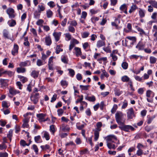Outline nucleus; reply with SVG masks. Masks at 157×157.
Returning <instances> with one entry per match:
<instances>
[{"instance_id":"obj_1","label":"nucleus","mask_w":157,"mask_h":157,"mask_svg":"<svg viewBox=\"0 0 157 157\" xmlns=\"http://www.w3.org/2000/svg\"><path fill=\"white\" fill-rule=\"evenodd\" d=\"M115 118L116 122L119 125H121L124 124L125 119L122 112L117 111L115 114Z\"/></svg>"},{"instance_id":"obj_2","label":"nucleus","mask_w":157,"mask_h":157,"mask_svg":"<svg viewBox=\"0 0 157 157\" xmlns=\"http://www.w3.org/2000/svg\"><path fill=\"white\" fill-rule=\"evenodd\" d=\"M106 142H112L116 144L117 145L119 144L120 142L117 137L113 135L107 136L105 138Z\"/></svg>"},{"instance_id":"obj_3","label":"nucleus","mask_w":157,"mask_h":157,"mask_svg":"<svg viewBox=\"0 0 157 157\" xmlns=\"http://www.w3.org/2000/svg\"><path fill=\"white\" fill-rule=\"evenodd\" d=\"M102 126V123L98 122L97 123L96 129L94 130V140L95 141L98 140L99 136V132L101 131L100 128Z\"/></svg>"},{"instance_id":"obj_4","label":"nucleus","mask_w":157,"mask_h":157,"mask_svg":"<svg viewBox=\"0 0 157 157\" xmlns=\"http://www.w3.org/2000/svg\"><path fill=\"white\" fill-rule=\"evenodd\" d=\"M121 126H119V128L121 130L126 132H129L130 131H133L135 130V128L132 126L130 125H122Z\"/></svg>"},{"instance_id":"obj_5","label":"nucleus","mask_w":157,"mask_h":157,"mask_svg":"<svg viewBox=\"0 0 157 157\" xmlns=\"http://www.w3.org/2000/svg\"><path fill=\"white\" fill-rule=\"evenodd\" d=\"M47 114L45 113H40L36 114V117L40 122H44L49 120L48 117H46Z\"/></svg>"},{"instance_id":"obj_6","label":"nucleus","mask_w":157,"mask_h":157,"mask_svg":"<svg viewBox=\"0 0 157 157\" xmlns=\"http://www.w3.org/2000/svg\"><path fill=\"white\" fill-rule=\"evenodd\" d=\"M127 39L131 41V42L130 43V46L132 47L136 41V38L135 36H128L126 37L125 40V44L126 45L129 44V41L127 40Z\"/></svg>"},{"instance_id":"obj_7","label":"nucleus","mask_w":157,"mask_h":157,"mask_svg":"<svg viewBox=\"0 0 157 157\" xmlns=\"http://www.w3.org/2000/svg\"><path fill=\"white\" fill-rule=\"evenodd\" d=\"M6 12L10 19L14 18L16 16L14 10L12 8H8L7 9Z\"/></svg>"},{"instance_id":"obj_8","label":"nucleus","mask_w":157,"mask_h":157,"mask_svg":"<svg viewBox=\"0 0 157 157\" xmlns=\"http://www.w3.org/2000/svg\"><path fill=\"white\" fill-rule=\"evenodd\" d=\"M40 94L38 93H33L30 97L31 101L35 104H37L38 102Z\"/></svg>"},{"instance_id":"obj_9","label":"nucleus","mask_w":157,"mask_h":157,"mask_svg":"<svg viewBox=\"0 0 157 157\" xmlns=\"http://www.w3.org/2000/svg\"><path fill=\"white\" fill-rule=\"evenodd\" d=\"M127 117L128 119H132L135 117L134 110L132 108H130L127 110Z\"/></svg>"},{"instance_id":"obj_10","label":"nucleus","mask_w":157,"mask_h":157,"mask_svg":"<svg viewBox=\"0 0 157 157\" xmlns=\"http://www.w3.org/2000/svg\"><path fill=\"white\" fill-rule=\"evenodd\" d=\"M145 146L142 145V144L139 143H138L137 146V148L138 149L136 154L138 156H141L143 154V152L142 148H144Z\"/></svg>"},{"instance_id":"obj_11","label":"nucleus","mask_w":157,"mask_h":157,"mask_svg":"<svg viewBox=\"0 0 157 157\" xmlns=\"http://www.w3.org/2000/svg\"><path fill=\"white\" fill-rule=\"evenodd\" d=\"M120 23V20L115 17L114 21L111 22V25L115 27V29L117 30H119L121 28V26H120L118 25Z\"/></svg>"},{"instance_id":"obj_12","label":"nucleus","mask_w":157,"mask_h":157,"mask_svg":"<svg viewBox=\"0 0 157 157\" xmlns=\"http://www.w3.org/2000/svg\"><path fill=\"white\" fill-rule=\"evenodd\" d=\"M79 43V42L76 39L73 38L70 41V44L69 46V50L71 51L72 49L74 47L75 45Z\"/></svg>"},{"instance_id":"obj_13","label":"nucleus","mask_w":157,"mask_h":157,"mask_svg":"<svg viewBox=\"0 0 157 157\" xmlns=\"http://www.w3.org/2000/svg\"><path fill=\"white\" fill-rule=\"evenodd\" d=\"M56 57L53 56L50 57L48 59V69L52 71L53 70V63L54 59H56Z\"/></svg>"},{"instance_id":"obj_14","label":"nucleus","mask_w":157,"mask_h":157,"mask_svg":"<svg viewBox=\"0 0 157 157\" xmlns=\"http://www.w3.org/2000/svg\"><path fill=\"white\" fill-rule=\"evenodd\" d=\"M2 35L5 39H10L11 36L9 30L7 29H4L2 31Z\"/></svg>"},{"instance_id":"obj_15","label":"nucleus","mask_w":157,"mask_h":157,"mask_svg":"<svg viewBox=\"0 0 157 157\" xmlns=\"http://www.w3.org/2000/svg\"><path fill=\"white\" fill-rule=\"evenodd\" d=\"M9 80L7 79H0V83L1 87L3 88H6L8 86Z\"/></svg>"},{"instance_id":"obj_16","label":"nucleus","mask_w":157,"mask_h":157,"mask_svg":"<svg viewBox=\"0 0 157 157\" xmlns=\"http://www.w3.org/2000/svg\"><path fill=\"white\" fill-rule=\"evenodd\" d=\"M19 47L16 44H14L13 48L11 51V54L13 56L17 55L18 52Z\"/></svg>"},{"instance_id":"obj_17","label":"nucleus","mask_w":157,"mask_h":157,"mask_svg":"<svg viewBox=\"0 0 157 157\" xmlns=\"http://www.w3.org/2000/svg\"><path fill=\"white\" fill-rule=\"evenodd\" d=\"M145 44L142 41H140L136 46V48L138 51L143 50L145 48Z\"/></svg>"},{"instance_id":"obj_18","label":"nucleus","mask_w":157,"mask_h":157,"mask_svg":"<svg viewBox=\"0 0 157 157\" xmlns=\"http://www.w3.org/2000/svg\"><path fill=\"white\" fill-rule=\"evenodd\" d=\"M61 33L60 32H54L52 34L53 36L54 37L55 41L57 42L58 41L60 38Z\"/></svg>"},{"instance_id":"obj_19","label":"nucleus","mask_w":157,"mask_h":157,"mask_svg":"<svg viewBox=\"0 0 157 157\" xmlns=\"http://www.w3.org/2000/svg\"><path fill=\"white\" fill-rule=\"evenodd\" d=\"M138 14L140 18H143L145 17L146 11L145 10L141 8H138Z\"/></svg>"},{"instance_id":"obj_20","label":"nucleus","mask_w":157,"mask_h":157,"mask_svg":"<svg viewBox=\"0 0 157 157\" xmlns=\"http://www.w3.org/2000/svg\"><path fill=\"white\" fill-rule=\"evenodd\" d=\"M60 129L62 132H66L69 131L70 128L65 124H62L60 126Z\"/></svg>"},{"instance_id":"obj_21","label":"nucleus","mask_w":157,"mask_h":157,"mask_svg":"<svg viewBox=\"0 0 157 157\" xmlns=\"http://www.w3.org/2000/svg\"><path fill=\"white\" fill-rule=\"evenodd\" d=\"M42 137L45 138L46 140H48L50 139L49 133L45 131H43L42 133Z\"/></svg>"},{"instance_id":"obj_22","label":"nucleus","mask_w":157,"mask_h":157,"mask_svg":"<svg viewBox=\"0 0 157 157\" xmlns=\"http://www.w3.org/2000/svg\"><path fill=\"white\" fill-rule=\"evenodd\" d=\"M152 93H154L151 90H147L146 92V96L147 98V101L148 102L152 103L153 102V100L152 99L149 98L151 97V95Z\"/></svg>"},{"instance_id":"obj_23","label":"nucleus","mask_w":157,"mask_h":157,"mask_svg":"<svg viewBox=\"0 0 157 157\" xmlns=\"http://www.w3.org/2000/svg\"><path fill=\"white\" fill-rule=\"evenodd\" d=\"M127 5L126 4H124L120 6V9L121 11L127 14L128 13L127 11Z\"/></svg>"},{"instance_id":"obj_24","label":"nucleus","mask_w":157,"mask_h":157,"mask_svg":"<svg viewBox=\"0 0 157 157\" xmlns=\"http://www.w3.org/2000/svg\"><path fill=\"white\" fill-rule=\"evenodd\" d=\"M45 43L46 45L49 46L52 43V40L50 36H46L45 38Z\"/></svg>"},{"instance_id":"obj_25","label":"nucleus","mask_w":157,"mask_h":157,"mask_svg":"<svg viewBox=\"0 0 157 157\" xmlns=\"http://www.w3.org/2000/svg\"><path fill=\"white\" fill-rule=\"evenodd\" d=\"M30 62L29 61L26 60L24 62H20L19 64V66L21 67H25L30 65Z\"/></svg>"},{"instance_id":"obj_26","label":"nucleus","mask_w":157,"mask_h":157,"mask_svg":"<svg viewBox=\"0 0 157 157\" xmlns=\"http://www.w3.org/2000/svg\"><path fill=\"white\" fill-rule=\"evenodd\" d=\"M152 32L154 36L157 41V26L156 25H155L153 26Z\"/></svg>"},{"instance_id":"obj_27","label":"nucleus","mask_w":157,"mask_h":157,"mask_svg":"<svg viewBox=\"0 0 157 157\" xmlns=\"http://www.w3.org/2000/svg\"><path fill=\"white\" fill-rule=\"evenodd\" d=\"M7 24L10 27H14L16 25V22L15 20L11 19L8 21Z\"/></svg>"},{"instance_id":"obj_28","label":"nucleus","mask_w":157,"mask_h":157,"mask_svg":"<svg viewBox=\"0 0 157 157\" xmlns=\"http://www.w3.org/2000/svg\"><path fill=\"white\" fill-rule=\"evenodd\" d=\"M40 147L43 151H46L48 152L50 151L51 150L50 146L48 144H46L45 145H41Z\"/></svg>"},{"instance_id":"obj_29","label":"nucleus","mask_w":157,"mask_h":157,"mask_svg":"<svg viewBox=\"0 0 157 157\" xmlns=\"http://www.w3.org/2000/svg\"><path fill=\"white\" fill-rule=\"evenodd\" d=\"M138 8H139L136 5L132 4L130 7V8L129 11V13H132L134 12L136 10H138Z\"/></svg>"},{"instance_id":"obj_30","label":"nucleus","mask_w":157,"mask_h":157,"mask_svg":"<svg viewBox=\"0 0 157 157\" xmlns=\"http://www.w3.org/2000/svg\"><path fill=\"white\" fill-rule=\"evenodd\" d=\"M23 123L22 125V127L23 128H29V125L28 124L29 120L27 118H25L23 121Z\"/></svg>"},{"instance_id":"obj_31","label":"nucleus","mask_w":157,"mask_h":157,"mask_svg":"<svg viewBox=\"0 0 157 157\" xmlns=\"http://www.w3.org/2000/svg\"><path fill=\"white\" fill-rule=\"evenodd\" d=\"M105 41L100 40L97 41L96 44V46L97 48H99L105 46Z\"/></svg>"},{"instance_id":"obj_32","label":"nucleus","mask_w":157,"mask_h":157,"mask_svg":"<svg viewBox=\"0 0 157 157\" xmlns=\"http://www.w3.org/2000/svg\"><path fill=\"white\" fill-rule=\"evenodd\" d=\"M39 72V71L33 70L31 73V76L34 78H36L38 77Z\"/></svg>"},{"instance_id":"obj_33","label":"nucleus","mask_w":157,"mask_h":157,"mask_svg":"<svg viewBox=\"0 0 157 157\" xmlns=\"http://www.w3.org/2000/svg\"><path fill=\"white\" fill-rule=\"evenodd\" d=\"M108 148L109 149H115L117 147V145H115L112 142H106Z\"/></svg>"},{"instance_id":"obj_34","label":"nucleus","mask_w":157,"mask_h":157,"mask_svg":"<svg viewBox=\"0 0 157 157\" xmlns=\"http://www.w3.org/2000/svg\"><path fill=\"white\" fill-rule=\"evenodd\" d=\"M45 9V6L43 4H39L38 6L37 10L40 12L44 11Z\"/></svg>"},{"instance_id":"obj_35","label":"nucleus","mask_w":157,"mask_h":157,"mask_svg":"<svg viewBox=\"0 0 157 157\" xmlns=\"http://www.w3.org/2000/svg\"><path fill=\"white\" fill-rule=\"evenodd\" d=\"M46 14L47 18H50L53 16V13L51 10L48 9L46 10Z\"/></svg>"},{"instance_id":"obj_36","label":"nucleus","mask_w":157,"mask_h":157,"mask_svg":"<svg viewBox=\"0 0 157 157\" xmlns=\"http://www.w3.org/2000/svg\"><path fill=\"white\" fill-rule=\"evenodd\" d=\"M74 50L75 52V55L77 56L78 57L82 54V52L80 48L77 47H75Z\"/></svg>"},{"instance_id":"obj_37","label":"nucleus","mask_w":157,"mask_h":157,"mask_svg":"<svg viewBox=\"0 0 157 157\" xmlns=\"http://www.w3.org/2000/svg\"><path fill=\"white\" fill-rule=\"evenodd\" d=\"M26 70L25 68L20 67L17 68L16 71L18 73H24L26 72Z\"/></svg>"},{"instance_id":"obj_38","label":"nucleus","mask_w":157,"mask_h":157,"mask_svg":"<svg viewBox=\"0 0 157 157\" xmlns=\"http://www.w3.org/2000/svg\"><path fill=\"white\" fill-rule=\"evenodd\" d=\"M136 29L137 31L140 32V35L142 36L143 35H146V34L144 31L141 28L138 26L136 27Z\"/></svg>"},{"instance_id":"obj_39","label":"nucleus","mask_w":157,"mask_h":157,"mask_svg":"<svg viewBox=\"0 0 157 157\" xmlns=\"http://www.w3.org/2000/svg\"><path fill=\"white\" fill-rule=\"evenodd\" d=\"M9 91L10 93L13 95H15L19 93V91L16 90L13 88H10L9 90Z\"/></svg>"},{"instance_id":"obj_40","label":"nucleus","mask_w":157,"mask_h":157,"mask_svg":"<svg viewBox=\"0 0 157 157\" xmlns=\"http://www.w3.org/2000/svg\"><path fill=\"white\" fill-rule=\"evenodd\" d=\"M49 130L52 134L54 135L56 130V128L55 125H50V126Z\"/></svg>"},{"instance_id":"obj_41","label":"nucleus","mask_w":157,"mask_h":157,"mask_svg":"<svg viewBox=\"0 0 157 157\" xmlns=\"http://www.w3.org/2000/svg\"><path fill=\"white\" fill-rule=\"evenodd\" d=\"M41 12L38 10L35 11L33 13L34 17L36 19H38L40 17Z\"/></svg>"},{"instance_id":"obj_42","label":"nucleus","mask_w":157,"mask_h":157,"mask_svg":"<svg viewBox=\"0 0 157 157\" xmlns=\"http://www.w3.org/2000/svg\"><path fill=\"white\" fill-rule=\"evenodd\" d=\"M85 98L86 100L92 102H94L96 100L95 97L94 95L92 96H86L85 97Z\"/></svg>"},{"instance_id":"obj_43","label":"nucleus","mask_w":157,"mask_h":157,"mask_svg":"<svg viewBox=\"0 0 157 157\" xmlns=\"http://www.w3.org/2000/svg\"><path fill=\"white\" fill-rule=\"evenodd\" d=\"M154 8L157 9V2L155 0H151L148 2Z\"/></svg>"},{"instance_id":"obj_44","label":"nucleus","mask_w":157,"mask_h":157,"mask_svg":"<svg viewBox=\"0 0 157 157\" xmlns=\"http://www.w3.org/2000/svg\"><path fill=\"white\" fill-rule=\"evenodd\" d=\"M34 139L35 142L36 143H41L42 142V140L40 136L38 135L35 136Z\"/></svg>"},{"instance_id":"obj_45","label":"nucleus","mask_w":157,"mask_h":157,"mask_svg":"<svg viewBox=\"0 0 157 157\" xmlns=\"http://www.w3.org/2000/svg\"><path fill=\"white\" fill-rule=\"evenodd\" d=\"M149 60L151 64H155L157 61V59L154 56H151L149 58Z\"/></svg>"},{"instance_id":"obj_46","label":"nucleus","mask_w":157,"mask_h":157,"mask_svg":"<svg viewBox=\"0 0 157 157\" xmlns=\"http://www.w3.org/2000/svg\"><path fill=\"white\" fill-rule=\"evenodd\" d=\"M65 40L69 41L71 39V35L69 33H65L64 34Z\"/></svg>"},{"instance_id":"obj_47","label":"nucleus","mask_w":157,"mask_h":157,"mask_svg":"<svg viewBox=\"0 0 157 157\" xmlns=\"http://www.w3.org/2000/svg\"><path fill=\"white\" fill-rule=\"evenodd\" d=\"M61 60L64 63H67L68 59L67 57L65 55H62L61 57Z\"/></svg>"},{"instance_id":"obj_48","label":"nucleus","mask_w":157,"mask_h":157,"mask_svg":"<svg viewBox=\"0 0 157 157\" xmlns=\"http://www.w3.org/2000/svg\"><path fill=\"white\" fill-rule=\"evenodd\" d=\"M79 87L82 90H89V88L90 87V86L89 85L85 86L80 85Z\"/></svg>"},{"instance_id":"obj_49","label":"nucleus","mask_w":157,"mask_h":157,"mask_svg":"<svg viewBox=\"0 0 157 157\" xmlns=\"http://www.w3.org/2000/svg\"><path fill=\"white\" fill-rule=\"evenodd\" d=\"M123 93L122 91L117 88L115 89L114 90V93L116 95L119 96Z\"/></svg>"},{"instance_id":"obj_50","label":"nucleus","mask_w":157,"mask_h":157,"mask_svg":"<svg viewBox=\"0 0 157 157\" xmlns=\"http://www.w3.org/2000/svg\"><path fill=\"white\" fill-rule=\"evenodd\" d=\"M60 45H57L56 49V54H59L60 52L63 51V49L60 48Z\"/></svg>"},{"instance_id":"obj_51","label":"nucleus","mask_w":157,"mask_h":157,"mask_svg":"<svg viewBox=\"0 0 157 157\" xmlns=\"http://www.w3.org/2000/svg\"><path fill=\"white\" fill-rule=\"evenodd\" d=\"M60 84L61 85L63 88H66L68 85V82L65 80H61L60 82Z\"/></svg>"},{"instance_id":"obj_52","label":"nucleus","mask_w":157,"mask_h":157,"mask_svg":"<svg viewBox=\"0 0 157 157\" xmlns=\"http://www.w3.org/2000/svg\"><path fill=\"white\" fill-rule=\"evenodd\" d=\"M10 103L6 101H3L2 103V106L4 108H8L10 106Z\"/></svg>"},{"instance_id":"obj_53","label":"nucleus","mask_w":157,"mask_h":157,"mask_svg":"<svg viewBox=\"0 0 157 157\" xmlns=\"http://www.w3.org/2000/svg\"><path fill=\"white\" fill-rule=\"evenodd\" d=\"M86 125V124H84L80 125L79 123H78L76 124V127L78 129L81 130L83 129V128Z\"/></svg>"},{"instance_id":"obj_54","label":"nucleus","mask_w":157,"mask_h":157,"mask_svg":"<svg viewBox=\"0 0 157 157\" xmlns=\"http://www.w3.org/2000/svg\"><path fill=\"white\" fill-rule=\"evenodd\" d=\"M130 78L127 75H124L121 77V80L123 82H128L129 81Z\"/></svg>"},{"instance_id":"obj_55","label":"nucleus","mask_w":157,"mask_h":157,"mask_svg":"<svg viewBox=\"0 0 157 157\" xmlns=\"http://www.w3.org/2000/svg\"><path fill=\"white\" fill-rule=\"evenodd\" d=\"M90 35V33L88 32L85 31L82 34V37L83 38L87 37Z\"/></svg>"},{"instance_id":"obj_56","label":"nucleus","mask_w":157,"mask_h":157,"mask_svg":"<svg viewBox=\"0 0 157 157\" xmlns=\"http://www.w3.org/2000/svg\"><path fill=\"white\" fill-rule=\"evenodd\" d=\"M99 19V18L98 17L93 16L91 18V22L94 24L96 22L98 21Z\"/></svg>"},{"instance_id":"obj_57","label":"nucleus","mask_w":157,"mask_h":157,"mask_svg":"<svg viewBox=\"0 0 157 157\" xmlns=\"http://www.w3.org/2000/svg\"><path fill=\"white\" fill-rule=\"evenodd\" d=\"M122 67L124 70H126L128 67V64L126 62H123L121 64Z\"/></svg>"},{"instance_id":"obj_58","label":"nucleus","mask_w":157,"mask_h":157,"mask_svg":"<svg viewBox=\"0 0 157 157\" xmlns=\"http://www.w3.org/2000/svg\"><path fill=\"white\" fill-rule=\"evenodd\" d=\"M92 137H93V136H92L91 137H89L88 138H87L86 137V138H85L86 139L87 142H89V144H90V145L92 146L93 145V144L92 142Z\"/></svg>"},{"instance_id":"obj_59","label":"nucleus","mask_w":157,"mask_h":157,"mask_svg":"<svg viewBox=\"0 0 157 157\" xmlns=\"http://www.w3.org/2000/svg\"><path fill=\"white\" fill-rule=\"evenodd\" d=\"M134 77L135 79L140 82H144V80H143V78L142 77H140V76L138 75H135L134 76Z\"/></svg>"},{"instance_id":"obj_60","label":"nucleus","mask_w":157,"mask_h":157,"mask_svg":"<svg viewBox=\"0 0 157 157\" xmlns=\"http://www.w3.org/2000/svg\"><path fill=\"white\" fill-rule=\"evenodd\" d=\"M68 70L69 71L70 76L73 77L75 74V71L72 69H68Z\"/></svg>"},{"instance_id":"obj_61","label":"nucleus","mask_w":157,"mask_h":157,"mask_svg":"<svg viewBox=\"0 0 157 157\" xmlns=\"http://www.w3.org/2000/svg\"><path fill=\"white\" fill-rule=\"evenodd\" d=\"M47 4L51 8H53L56 6L54 2L52 1L48 2Z\"/></svg>"},{"instance_id":"obj_62","label":"nucleus","mask_w":157,"mask_h":157,"mask_svg":"<svg viewBox=\"0 0 157 157\" xmlns=\"http://www.w3.org/2000/svg\"><path fill=\"white\" fill-rule=\"evenodd\" d=\"M118 108L117 105L116 104H114L111 110V112L112 113H114Z\"/></svg>"},{"instance_id":"obj_63","label":"nucleus","mask_w":157,"mask_h":157,"mask_svg":"<svg viewBox=\"0 0 157 157\" xmlns=\"http://www.w3.org/2000/svg\"><path fill=\"white\" fill-rule=\"evenodd\" d=\"M127 28L128 29V30L126 31V32H131L132 30V24L130 23H128L127 25Z\"/></svg>"},{"instance_id":"obj_64","label":"nucleus","mask_w":157,"mask_h":157,"mask_svg":"<svg viewBox=\"0 0 157 157\" xmlns=\"http://www.w3.org/2000/svg\"><path fill=\"white\" fill-rule=\"evenodd\" d=\"M68 29L69 32L74 33L75 32V28L72 26H69L68 27Z\"/></svg>"}]
</instances>
